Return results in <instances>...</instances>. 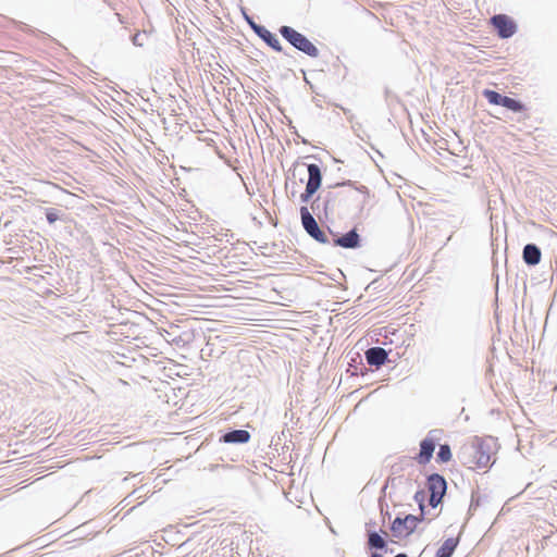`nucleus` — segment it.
<instances>
[{
    "mask_svg": "<svg viewBox=\"0 0 557 557\" xmlns=\"http://www.w3.org/2000/svg\"><path fill=\"white\" fill-rule=\"evenodd\" d=\"M463 465H472L476 468H486L491 462V445L475 436L469 446L463 447L459 456Z\"/></svg>",
    "mask_w": 557,
    "mask_h": 557,
    "instance_id": "nucleus-1",
    "label": "nucleus"
},
{
    "mask_svg": "<svg viewBox=\"0 0 557 557\" xmlns=\"http://www.w3.org/2000/svg\"><path fill=\"white\" fill-rule=\"evenodd\" d=\"M425 515V512H420L419 515H397L389 523L392 537L398 540L408 539L417 531L418 525L426 520Z\"/></svg>",
    "mask_w": 557,
    "mask_h": 557,
    "instance_id": "nucleus-2",
    "label": "nucleus"
},
{
    "mask_svg": "<svg viewBox=\"0 0 557 557\" xmlns=\"http://www.w3.org/2000/svg\"><path fill=\"white\" fill-rule=\"evenodd\" d=\"M280 35L297 51L310 57L318 58L320 51L318 47L304 34L294 27L283 25L278 28Z\"/></svg>",
    "mask_w": 557,
    "mask_h": 557,
    "instance_id": "nucleus-3",
    "label": "nucleus"
},
{
    "mask_svg": "<svg viewBox=\"0 0 557 557\" xmlns=\"http://www.w3.org/2000/svg\"><path fill=\"white\" fill-rule=\"evenodd\" d=\"M301 225L305 232L315 242L323 245L331 244V235L329 232L322 230L307 206H301L299 209Z\"/></svg>",
    "mask_w": 557,
    "mask_h": 557,
    "instance_id": "nucleus-4",
    "label": "nucleus"
},
{
    "mask_svg": "<svg viewBox=\"0 0 557 557\" xmlns=\"http://www.w3.org/2000/svg\"><path fill=\"white\" fill-rule=\"evenodd\" d=\"M308 171V180L305 191L300 194L299 199L301 203H308L314 196V194L321 188L323 174L321 168L315 163L304 164Z\"/></svg>",
    "mask_w": 557,
    "mask_h": 557,
    "instance_id": "nucleus-5",
    "label": "nucleus"
},
{
    "mask_svg": "<svg viewBox=\"0 0 557 557\" xmlns=\"http://www.w3.org/2000/svg\"><path fill=\"white\" fill-rule=\"evenodd\" d=\"M327 232L331 235V244L334 247H341L344 249H358L362 247V237L358 233L357 227H352L346 233H338L327 227Z\"/></svg>",
    "mask_w": 557,
    "mask_h": 557,
    "instance_id": "nucleus-6",
    "label": "nucleus"
},
{
    "mask_svg": "<svg viewBox=\"0 0 557 557\" xmlns=\"http://www.w3.org/2000/svg\"><path fill=\"white\" fill-rule=\"evenodd\" d=\"M491 23L500 39H509L518 32L517 22L504 13L493 15Z\"/></svg>",
    "mask_w": 557,
    "mask_h": 557,
    "instance_id": "nucleus-7",
    "label": "nucleus"
},
{
    "mask_svg": "<svg viewBox=\"0 0 557 557\" xmlns=\"http://www.w3.org/2000/svg\"><path fill=\"white\" fill-rule=\"evenodd\" d=\"M437 432H440V430H431L426 437L420 442L419 454L413 458L419 465L425 466L431 461L436 447V442L438 441V437L434 435Z\"/></svg>",
    "mask_w": 557,
    "mask_h": 557,
    "instance_id": "nucleus-8",
    "label": "nucleus"
},
{
    "mask_svg": "<svg viewBox=\"0 0 557 557\" xmlns=\"http://www.w3.org/2000/svg\"><path fill=\"white\" fill-rule=\"evenodd\" d=\"M355 193L351 191H327L322 197V213L327 219L330 214H334L337 207V200H354Z\"/></svg>",
    "mask_w": 557,
    "mask_h": 557,
    "instance_id": "nucleus-9",
    "label": "nucleus"
},
{
    "mask_svg": "<svg viewBox=\"0 0 557 557\" xmlns=\"http://www.w3.org/2000/svg\"><path fill=\"white\" fill-rule=\"evenodd\" d=\"M251 438V434L244 429H232L228 428L222 432L219 437L220 443L243 445L247 444Z\"/></svg>",
    "mask_w": 557,
    "mask_h": 557,
    "instance_id": "nucleus-10",
    "label": "nucleus"
},
{
    "mask_svg": "<svg viewBox=\"0 0 557 557\" xmlns=\"http://www.w3.org/2000/svg\"><path fill=\"white\" fill-rule=\"evenodd\" d=\"M391 350H386L380 346H373L364 351V358L370 367L380 369L382 366L388 362V355Z\"/></svg>",
    "mask_w": 557,
    "mask_h": 557,
    "instance_id": "nucleus-11",
    "label": "nucleus"
},
{
    "mask_svg": "<svg viewBox=\"0 0 557 557\" xmlns=\"http://www.w3.org/2000/svg\"><path fill=\"white\" fill-rule=\"evenodd\" d=\"M258 33L256 34L268 47H270L275 52L284 53L285 55H289L283 48L281 41L277 36L270 32L265 26L258 27Z\"/></svg>",
    "mask_w": 557,
    "mask_h": 557,
    "instance_id": "nucleus-12",
    "label": "nucleus"
},
{
    "mask_svg": "<svg viewBox=\"0 0 557 557\" xmlns=\"http://www.w3.org/2000/svg\"><path fill=\"white\" fill-rule=\"evenodd\" d=\"M426 488L430 494H442L446 495L447 492V481L444 475L434 472L426 476Z\"/></svg>",
    "mask_w": 557,
    "mask_h": 557,
    "instance_id": "nucleus-13",
    "label": "nucleus"
},
{
    "mask_svg": "<svg viewBox=\"0 0 557 557\" xmlns=\"http://www.w3.org/2000/svg\"><path fill=\"white\" fill-rule=\"evenodd\" d=\"M522 260L528 267L540 264L542 260L541 248L534 243L525 244L522 249Z\"/></svg>",
    "mask_w": 557,
    "mask_h": 557,
    "instance_id": "nucleus-14",
    "label": "nucleus"
},
{
    "mask_svg": "<svg viewBox=\"0 0 557 557\" xmlns=\"http://www.w3.org/2000/svg\"><path fill=\"white\" fill-rule=\"evenodd\" d=\"M366 539V549L372 552L377 546L383 545L388 539V534L384 529L380 528L379 530H370Z\"/></svg>",
    "mask_w": 557,
    "mask_h": 557,
    "instance_id": "nucleus-15",
    "label": "nucleus"
},
{
    "mask_svg": "<svg viewBox=\"0 0 557 557\" xmlns=\"http://www.w3.org/2000/svg\"><path fill=\"white\" fill-rule=\"evenodd\" d=\"M348 372H350L351 375H366L368 374L369 370L362 362V357L359 352H355L350 360L348 361Z\"/></svg>",
    "mask_w": 557,
    "mask_h": 557,
    "instance_id": "nucleus-16",
    "label": "nucleus"
},
{
    "mask_svg": "<svg viewBox=\"0 0 557 557\" xmlns=\"http://www.w3.org/2000/svg\"><path fill=\"white\" fill-rule=\"evenodd\" d=\"M458 545L459 537H448L438 547L434 557H451Z\"/></svg>",
    "mask_w": 557,
    "mask_h": 557,
    "instance_id": "nucleus-17",
    "label": "nucleus"
},
{
    "mask_svg": "<svg viewBox=\"0 0 557 557\" xmlns=\"http://www.w3.org/2000/svg\"><path fill=\"white\" fill-rule=\"evenodd\" d=\"M344 186L351 187L355 190H357V191H359V193L364 195L363 200L361 201L360 205H358L359 206V210H362V208H363V206L366 203L367 198L370 197V189L367 186H364V185H357V182L351 181V180H344L342 182H338V183L334 184L332 187L335 188V187H344Z\"/></svg>",
    "mask_w": 557,
    "mask_h": 557,
    "instance_id": "nucleus-18",
    "label": "nucleus"
},
{
    "mask_svg": "<svg viewBox=\"0 0 557 557\" xmlns=\"http://www.w3.org/2000/svg\"><path fill=\"white\" fill-rule=\"evenodd\" d=\"M482 96L487 100L490 104L499 107L504 106V100L506 99V95H503L490 88L483 89Z\"/></svg>",
    "mask_w": 557,
    "mask_h": 557,
    "instance_id": "nucleus-19",
    "label": "nucleus"
},
{
    "mask_svg": "<svg viewBox=\"0 0 557 557\" xmlns=\"http://www.w3.org/2000/svg\"><path fill=\"white\" fill-rule=\"evenodd\" d=\"M503 108L513 112V113H522L527 111V106L524 102H522L520 99L511 98L506 96V99L504 100Z\"/></svg>",
    "mask_w": 557,
    "mask_h": 557,
    "instance_id": "nucleus-20",
    "label": "nucleus"
},
{
    "mask_svg": "<svg viewBox=\"0 0 557 557\" xmlns=\"http://www.w3.org/2000/svg\"><path fill=\"white\" fill-rule=\"evenodd\" d=\"M453 457L451 448L448 443L440 444L438 450L436 453V461L438 463H446L448 462Z\"/></svg>",
    "mask_w": 557,
    "mask_h": 557,
    "instance_id": "nucleus-21",
    "label": "nucleus"
},
{
    "mask_svg": "<svg viewBox=\"0 0 557 557\" xmlns=\"http://www.w3.org/2000/svg\"><path fill=\"white\" fill-rule=\"evenodd\" d=\"M458 337L455 332H448L446 336L445 347L449 355H455L458 350Z\"/></svg>",
    "mask_w": 557,
    "mask_h": 557,
    "instance_id": "nucleus-22",
    "label": "nucleus"
},
{
    "mask_svg": "<svg viewBox=\"0 0 557 557\" xmlns=\"http://www.w3.org/2000/svg\"><path fill=\"white\" fill-rule=\"evenodd\" d=\"M404 480L403 475H389L382 486L381 493L385 495L387 488L395 490L404 482Z\"/></svg>",
    "mask_w": 557,
    "mask_h": 557,
    "instance_id": "nucleus-23",
    "label": "nucleus"
},
{
    "mask_svg": "<svg viewBox=\"0 0 557 557\" xmlns=\"http://www.w3.org/2000/svg\"><path fill=\"white\" fill-rule=\"evenodd\" d=\"M412 466V459L410 457L404 456L399 459L398 462H395L391 467V475H399L398 473L401 472L406 467Z\"/></svg>",
    "mask_w": 557,
    "mask_h": 557,
    "instance_id": "nucleus-24",
    "label": "nucleus"
},
{
    "mask_svg": "<svg viewBox=\"0 0 557 557\" xmlns=\"http://www.w3.org/2000/svg\"><path fill=\"white\" fill-rule=\"evenodd\" d=\"M45 215L47 222L51 225L54 224L58 220H61L62 213L59 209L55 208H45Z\"/></svg>",
    "mask_w": 557,
    "mask_h": 557,
    "instance_id": "nucleus-25",
    "label": "nucleus"
},
{
    "mask_svg": "<svg viewBox=\"0 0 557 557\" xmlns=\"http://www.w3.org/2000/svg\"><path fill=\"white\" fill-rule=\"evenodd\" d=\"M413 500L417 503L420 512H425V493L423 490H418L414 493Z\"/></svg>",
    "mask_w": 557,
    "mask_h": 557,
    "instance_id": "nucleus-26",
    "label": "nucleus"
},
{
    "mask_svg": "<svg viewBox=\"0 0 557 557\" xmlns=\"http://www.w3.org/2000/svg\"><path fill=\"white\" fill-rule=\"evenodd\" d=\"M311 210L321 220V213H322V197L321 196H318L315 199L312 200Z\"/></svg>",
    "mask_w": 557,
    "mask_h": 557,
    "instance_id": "nucleus-27",
    "label": "nucleus"
},
{
    "mask_svg": "<svg viewBox=\"0 0 557 557\" xmlns=\"http://www.w3.org/2000/svg\"><path fill=\"white\" fill-rule=\"evenodd\" d=\"M444 497L445 495H442V494H430V497H429V505L432 507V508H436L437 506H440L441 504H443L444 502Z\"/></svg>",
    "mask_w": 557,
    "mask_h": 557,
    "instance_id": "nucleus-28",
    "label": "nucleus"
},
{
    "mask_svg": "<svg viewBox=\"0 0 557 557\" xmlns=\"http://www.w3.org/2000/svg\"><path fill=\"white\" fill-rule=\"evenodd\" d=\"M243 16H244V20L247 22V24L249 25V27L252 29V32L255 34L258 33V30H257L258 27H263V25L256 23L253 17L251 15L247 14L245 11H243Z\"/></svg>",
    "mask_w": 557,
    "mask_h": 557,
    "instance_id": "nucleus-29",
    "label": "nucleus"
},
{
    "mask_svg": "<svg viewBox=\"0 0 557 557\" xmlns=\"http://www.w3.org/2000/svg\"><path fill=\"white\" fill-rule=\"evenodd\" d=\"M481 502H480V495L478 492H473L472 495H471V502H470V506H469V513L472 515L473 511L476 510V508L480 506Z\"/></svg>",
    "mask_w": 557,
    "mask_h": 557,
    "instance_id": "nucleus-30",
    "label": "nucleus"
},
{
    "mask_svg": "<svg viewBox=\"0 0 557 557\" xmlns=\"http://www.w3.org/2000/svg\"><path fill=\"white\" fill-rule=\"evenodd\" d=\"M357 201V196L355 195L354 200H337V207L342 208V213L347 215L349 213V206L351 202Z\"/></svg>",
    "mask_w": 557,
    "mask_h": 557,
    "instance_id": "nucleus-31",
    "label": "nucleus"
},
{
    "mask_svg": "<svg viewBox=\"0 0 557 557\" xmlns=\"http://www.w3.org/2000/svg\"><path fill=\"white\" fill-rule=\"evenodd\" d=\"M396 543L394 540H386L383 545L381 546H377L376 548H374L371 553H393V549L388 547V543Z\"/></svg>",
    "mask_w": 557,
    "mask_h": 557,
    "instance_id": "nucleus-32",
    "label": "nucleus"
},
{
    "mask_svg": "<svg viewBox=\"0 0 557 557\" xmlns=\"http://www.w3.org/2000/svg\"><path fill=\"white\" fill-rule=\"evenodd\" d=\"M380 507H381V516H382L380 528L383 529V527H384V524L386 522V519H391V513H389L388 510H386V511L383 510L382 498H380Z\"/></svg>",
    "mask_w": 557,
    "mask_h": 557,
    "instance_id": "nucleus-33",
    "label": "nucleus"
},
{
    "mask_svg": "<svg viewBox=\"0 0 557 557\" xmlns=\"http://www.w3.org/2000/svg\"><path fill=\"white\" fill-rule=\"evenodd\" d=\"M376 527H377V523L373 519H370L369 521H367L364 523L366 535L369 533L370 530H376L375 529Z\"/></svg>",
    "mask_w": 557,
    "mask_h": 557,
    "instance_id": "nucleus-34",
    "label": "nucleus"
},
{
    "mask_svg": "<svg viewBox=\"0 0 557 557\" xmlns=\"http://www.w3.org/2000/svg\"><path fill=\"white\" fill-rule=\"evenodd\" d=\"M352 129L354 132L356 133V135L364 143H368V140L364 138L363 135H361L359 133V131H361V124L360 123H356V125H352Z\"/></svg>",
    "mask_w": 557,
    "mask_h": 557,
    "instance_id": "nucleus-35",
    "label": "nucleus"
},
{
    "mask_svg": "<svg viewBox=\"0 0 557 557\" xmlns=\"http://www.w3.org/2000/svg\"><path fill=\"white\" fill-rule=\"evenodd\" d=\"M172 342L177 345V346H184L186 344V341L183 339L182 336H177V337H174L172 338Z\"/></svg>",
    "mask_w": 557,
    "mask_h": 557,
    "instance_id": "nucleus-36",
    "label": "nucleus"
},
{
    "mask_svg": "<svg viewBox=\"0 0 557 557\" xmlns=\"http://www.w3.org/2000/svg\"><path fill=\"white\" fill-rule=\"evenodd\" d=\"M341 109L343 110L344 114L347 116L348 121H352L354 119V114L351 113V111L349 109H345L343 107H341Z\"/></svg>",
    "mask_w": 557,
    "mask_h": 557,
    "instance_id": "nucleus-37",
    "label": "nucleus"
},
{
    "mask_svg": "<svg viewBox=\"0 0 557 557\" xmlns=\"http://www.w3.org/2000/svg\"><path fill=\"white\" fill-rule=\"evenodd\" d=\"M286 120H287V125H288V127L290 128L292 133H293V134H295V135H298L297 129H296V127L293 125L292 120H290L289 117H286Z\"/></svg>",
    "mask_w": 557,
    "mask_h": 557,
    "instance_id": "nucleus-38",
    "label": "nucleus"
},
{
    "mask_svg": "<svg viewBox=\"0 0 557 557\" xmlns=\"http://www.w3.org/2000/svg\"><path fill=\"white\" fill-rule=\"evenodd\" d=\"M139 33H136L134 36H132V42L135 45V46H141V44L138 41V37H139Z\"/></svg>",
    "mask_w": 557,
    "mask_h": 557,
    "instance_id": "nucleus-39",
    "label": "nucleus"
},
{
    "mask_svg": "<svg viewBox=\"0 0 557 557\" xmlns=\"http://www.w3.org/2000/svg\"><path fill=\"white\" fill-rule=\"evenodd\" d=\"M298 183L297 182H293V188L290 190V197H295L297 190H296V187H298Z\"/></svg>",
    "mask_w": 557,
    "mask_h": 557,
    "instance_id": "nucleus-40",
    "label": "nucleus"
},
{
    "mask_svg": "<svg viewBox=\"0 0 557 557\" xmlns=\"http://www.w3.org/2000/svg\"><path fill=\"white\" fill-rule=\"evenodd\" d=\"M370 557H384L381 553H371Z\"/></svg>",
    "mask_w": 557,
    "mask_h": 557,
    "instance_id": "nucleus-41",
    "label": "nucleus"
},
{
    "mask_svg": "<svg viewBox=\"0 0 557 557\" xmlns=\"http://www.w3.org/2000/svg\"><path fill=\"white\" fill-rule=\"evenodd\" d=\"M394 557H408V555L406 553H398Z\"/></svg>",
    "mask_w": 557,
    "mask_h": 557,
    "instance_id": "nucleus-42",
    "label": "nucleus"
},
{
    "mask_svg": "<svg viewBox=\"0 0 557 557\" xmlns=\"http://www.w3.org/2000/svg\"><path fill=\"white\" fill-rule=\"evenodd\" d=\"M268 247V244H264L263 246H260V249H265Z\"/></svg>",
    "mask_w": 557,
    "mask_h": 557,
    "instance_id": "nucleus-43",
    "label": "nucleus"
},
{
    "mask_svg": "<svg viewBox=\"0 0 557 557\" xmlns=\"http://www.w3.org/2000/svg\"><path fill=\"white\" fill-rule=\"evenodd\" d=\"M216 239H218V240H222V239H224L223 234H221V237H220V238H216Z\"/></svg>",
    "mask_w": 557,
    "mask_h": 557,
    "instance_id": "nucleus-44",
    "label": "nucleus"
},
{
    "mask_svg": "<svg viewBox=\"0 0 557 557\" xmlns=\"http://www.w3.org/2000/svg\"><path fill=\"white\" fill-rule=\"evenodd\" d=\"M305 82H306L307 84H310V82L308 81V78H307L306 76H305Z\"/></svg>",
    "mask_w": 557,
    "mask_h": 557,
    "instance_id": "nucleus-45",
    "label": "nucleus"
}]
</instances>
